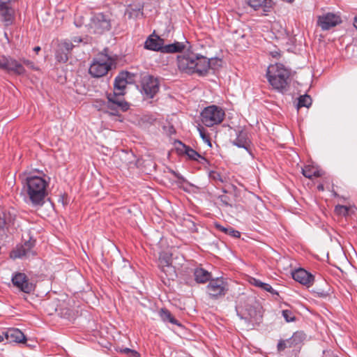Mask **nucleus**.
Returning a JSON list of instances; mask_svg holds the SVG:
<instances>
[{
  "mask_svg": "<svg viewBox=\"0 0 357 357\" xmlns=\"http://www.w3.org/2000/svg\"><path fill=\"white\" fill-rule=\"evenodd\" d=\"M50 178L44 175H29L22 181V192L24 200L33 206H41L47 195Z\"/></svg>",
  "mask_w": 357,
  "mask_h": 357,
  "instance_id": "nucleus-1",
  "label": "nucleus"
},
{
  "mask_svg": "<svg viewBox=\"0 0 357 357\" xmlns=\"http://www.w3.org/2000/svg\"><path fill=\"white\" fill-rule=\"evenodd\" d=\"M177 61L178 67L181 70L187 73L205 75L210 68H213L214 63L220 61L216 59H208L193 52H188L178 56Z\"/></svg>",
  "mask_w": 357,
  "mask_h": 357,
  "instance_id": "nucleus-2",
  "label": "nucleus"
},
{
  "mask_svg": "<svg viewBox=\"0 0 357 357\" xmlns=\"http://www.w3.org/2000/svg\"><path fill=\"white\" fill-rule=\"evenodd\" d=\"M266 77L272 87L284 93L287 91L289 84L290 73L281 63H275L268 66L266 72Z\"/></svg>",
  "mask_w": 357,
  "mask_h": 357,
  "instance_id": "nucleus-3",
  "label": "nucleus"
},
{
  "mask_svg": "<svg viewBox=\"0 0 357 357\" xmlns=\"http://www.w3.org/2000/svg\"><path fill=\"white\" fill-rule=\"evenodd\" d=\"M114 65V61L112 57L105 52H101L93 59L89 71L91 76L101 77L105 75Z\"/></svg>",
  "mask_w": 357,
  "mask_h": 357,
  "instance_id": "nucleus-4",
  "label": "nucleus"
},
{
  "mask_svg": "<svg viewBox=\"0 0 357 357\" xmlns=\"http://www.w3.org/2000/svg\"><path fill=\"white\" fill-rule=\"evenodd\" d=\"M124 92L114 91L107 94V102L103 105L108 109L107 112L112 116H119V112H126L130 108L128 102L123 98Z\"/></svg>",
  "mask_w": 357,
  "mask_h": 357,
  "instance_id": "nucleus-5",
  "label": "nucleus"
},
{
  "mask_svg": "<svg viewBox=\"0 0 357 357\" xmlns=\"http://www.w3.org/2000/svg\"><path fill=\"white\" fill-rule=\"evenodd\" d=\"M225 116V112L224 109L215 105L205 107L201 112L202 122L207 127H212L221 123Z\"/></svg>",
  "mask_w": 357,
  "mask_h": 357,
  "instance_id": "nucleus-6",
  "label": "nucleus"
},
{
  "mask_svg": "<svg viewBox=\"0 0 357 357\" xmlns=\"http://www.w3.org/2000/svg\"><path fill=\"white\" fill-rule=\"evenodd\" d=\"M206 292L212 299L225 296L229 291V284L222 277L212 278L206 287Z\"/></svg>",
  "mask_w": 357,
  "mask_h": 357,
  "instance_id": "nucleus-7",
  "label": "nucleus"
},
{
  "mask_svg": "<svg viewBox=\"0 0 357 357\" xmlns=\"http://www.w3.org/2000/svg\"><path fill=\"white\" fill-rule=\"evenodd\" d=\"M89 26L91 32L102 34L110 29V20L105 15L101 13H97L91 18Z\"/></svg>",
  "mask_w": 357,
  "mask_h": 357,
  "instance_id": "nucleus-8",
  "label": "nucleus"
},
{
  "mask_svg": "<svg viewBox=\"0 0 357 357\" xmlns=\"http://www.w3.org/2000/svg\"><path fill=\"white\" fill-rule=\"evenodd\" d=\"M142 93L146 98H153L159 91L160 84L157 78L146 75L142 78Z\"/></svg>",
  "mask_w": 357,
  "mask_h": 357,
  "instance_id": "nucleus-9",
  "label": "nucleus"
},
{
  "mask_svg": "<svg viewBox=\"0 0 357 357\" xmlns=\"http://www.w3.org/2000/svg\"><path fill=\"white\" fill-rule=\"evenodd\" d=\"M342 23V18L337 13H326L318 16L317 26L322 30H329Z\"/></svg>",
  "mask_w": 357,
  "mask_h": 357,
  "instance_id": "nucleus-10",
  "label": "nucleus"
},
{
  "mask_svg": "<svg viewBox=\"0 0 357 357\" xmlns=\"http://www.w3.org/2000/svg\"><path fill=\"white\" fill-rule=\"evenodd\" d=\"M35 243L34 239L29 238L24 244L17 245L10 253V257L13 259L33 257L36 255V252L33 250Z\"/></svg>",
  "mask_w": 357,
  "mask_h": 357,
  "instance_id": "nucleus-11",
  "label": "nucleus"
},
{
  "mask_svg": "<svg viewBox=\"0 0 357 357\" xmlns=\"http://www.w3.org/2000/svg\"><path fill=\"white\" fill-rule=\"evenodd\" d=\"M0 69L16 75H22L25 73L22 64L10 56L0 57Z\"/></svg>",
  "mask_w": 357,
  "mask_h": 357,
  "instance_id": "nucleus-12",
  "label": "nucleus"
},
{
  "mask_svg": "<svg viewBox=\"0 0 357 357\" xmlns=\"http://www.w3.org/2000/svg\"><path fill=\"white\" fill-rule=\"evenodd\" d=\"M10 1L0 0V17L6 26L12 24L15 20V10L10 6Z\"/></svg>",
  "mask_w": 357,
  "mask_h": 357,
  "instance_id": "nucleus-13",
  "label": "nucleus"
},
{
  "mask_svg": "<svg viewBox=\"0 0 357 357\" xmlns=\"http://www.w3.org/2000/svg\"><path fill=\"white\" fill-rule=\"evenodd\" d=\"M12 282L20 291L29 294L34 289V286L29 282L27 276L22 273H17L12 277Z\"/></svg>",
  "mask_w": 357,
  "mask_h": 357,
  "instance_id": "nucleus-14",
  "label": "nucleus"
},
{
  "mask_svg": "<svg viewBox=\"0 0 357 357\" xmlns=\"http://www.w3.org/2000/svg\"><path fill=\"white\" fill-rule=\"evenodd\" d=\"M158 266L165 275L173 278L175 276V269L172 265V256L167 252H162L158 259Z\"/></svg>",
  "mask_w": 357,
  "mask_h": 357,
  "instance_id": "nucleus-15",
  "label": "nucleus"
},
{
  "mask_svg": "<svg viewBox=\"0 0 357 357\" xmlns=\"http://www.w3.org/2000/svg\"><path fill=\"white\" fill-rule=\"evenodd\" d=\"M8 343L16 342L21 343L26 341V337L24 333L17 328H10L1 333Z\"/></svg>",
  "mask_w": 357,
  "mask_h": 357,
  "instance_id": "nucleus-16",
  "label": "nucleus"
},
{
  "mask_svg": "<svg viewBox=\"0 0 357 357\" xmlns=\"http://www.w3.org/2000/svg\"><path fill=\"white\" fill-rule=\"evenodd\" d=\"M246 2L255 10L261 8L264 15L270 12L274 5L273 0H246Z\"/></svg>",
  "mask_w": 357,
  "mask_h": 357,
  "instance_id": "nucleus-17",
  "label": "nucleus"
},
{
  "mask_svg": "<svg viewBox=\"0 0 357 357\" xmlns=\"http://www.w3.org/2000/svg\"><path fill=\"white\" fill-rule=\"evenodd\" d=\"M316 282V288L314 289V297L317 296L320 298H326L328 296V293L326 289H328V284L327 282L319 277L317 280L314 275V283Z\"/></svg>",
  "mask_w": 357,
  "mask_h": 357,
  "instance_id": "nucleus-18",
  "label": "nucleus"
},
{
  "mask_svg": "<svg viewBox=\"0 0 357 357\" xmlns=\"http://www.w3.org/2000/svg\"><path fill=\"white\" fill-rule=\"evenodd\" d=\"M237 314L241 319H244L246 321H257V311L252 306H247L245 309H237Z\"/></svg>",
  "mask_w": 357,
  "mask_h": 357,
  "instance_id": "nucleus-19",
  "label": "nucleus"
},
{
  "mask_svg": "<svg viewBox=\"0 0 357 357\" xmlns=\"http://www.w3.org/2000/svg\"><path fill=\"white\" fill-rule=\"evenodd\" d=\"M292 278L294 280L303 284L310 282L312 275L303 268H298L292 273Z\"/></svg>",
  "mask_w": 357,
  "mask_h": 357,
  "instance_id": "nucleus-20",
  "label": "nucleus"
},
{
  "mask_svg": "<svg viewBox=\"0 0 357 357\" xmlns=\"http://www.w3.org/2000/svg\"><path fill=\"white\" fill-rule=\"evenodd\" d=\"M248 282L252 285L260 288L267 292L271 293L273 296H278V292L273 289V287L268 283H265L261 282V280L255 278H250L248 279Z\"/></svg>",
  "mask_w": 357,
  "mask_h": 357,
  "instance_id": "nucleus-21",
  "label": "nucleus"
},
{
  "mask_svg": "<svg viewBox=\"0 0 357 357\" xmlns=\"http://www.w3.org/2000/svg\"><path fill=\"white\" fill-rule=\"evenodd\" d=\"M162 43L163 40L159 37L155 38L149 37L144 43V47L147 50L161 52Z\"/></svg>",
  "mask_w": 357,
  "mask_h": 357,
  "instance_id": "nucleus-22",
  "label": "nucleus"
},
{
  "mask_svg": "<svg viewBox=\"0 0 357 357\" xmlns=\"http://www.w3.org/2000/svg\"><path fill=\"white\" fill-rule=\"evenodd\" d=\"M233 144L239 147L245 149L250 154V141L247 139L245 133L243 131L239 132L237 137L233 141Z\"/></svg>",
  "mask_w": 357,
  "mask_h": 357,
  "instance_id": "nucleus-23",
  "label": "nucleus"
},
{
  "mask_svg": "<svg viewBox=\"0 0 357 357\" xmlns=\"http://www.w3.org/2000/svg\"><path fill=\"white\" fill-rule=\"evenodd\" d=\"M159 316L162 321L165 323H170L180 327L182 326V324L177 319H176L170 311L166 308H161L160 310Z\"/></svg>",
  "mask_w": 357,
  "mask_h": 357,
  "instance_id": "nucleus-24",
  "label": "nucleus"
},
{
  "mask_svg": "<svg viewBox=\"0 0 357 357\" xmlns=\"http://www.w3.org/2000/svg\"><path fill=\"white\" fill-rule=\"evenodd\" d=\"M127 75V73H122L115 78L114 82V91L124 92V90L128 84V81L126 79Z\"/></svg>",
  "mask_w": 357,
  "mask_h": 357,
  "instance_id": "nucleus-25",
  "label": "nucleus"
},
{
  "mask_svg": "<svg viewBox=\"0 0 357 357\" xmlns=\"http://www.w3.org/2000/svg\"><path fill=\"white\" fill-rule=\"evenodd\" d=\"M195 279L198 283H205L212 279L211 278V273L204 270V268H196L194 272Z\"/></svg>",
  "mask_w": 357,
  "mask_h": 357,
  "instance_id": "nucleus-26",
  "label": "nucleus"
},
{
  "mask_svg": "<svg viewBox=\"0 0 357 357\" xmlns=\"http://www.w3.org/2000/svg\"><path fill=\"white\" fill-rule=\"evenodd\" d=\"M185 48V45L182 43L175 42L162 46L161 52L162 53H176L181 52Z\"/></svg>",
  "mask_w": 357,
  "mask_h": 357,
  "instance_id": "nucleus-27",
  "label": "nucleus"
},
{
  "mask_svg": "<svg viewBox=\"0 0 357 357\" xmlns=\"http://www.w3.org/2000/svg\"><path fill=\"white\" fill-rule=\"evenodd\" d=\"M215 227L219 231H222L225 234L229 235L232 237L239 238L241 236V233L238 231L234 229L231 227H225L218 223H215Z\"/></svg>",
  "mask_w": 357,
  "mask_h": 357,
  "instance_id": "nucleus-28",
  "label": "nucleus"
},
{
  "mask_svg": "<svg viewBox=\"0 0 357 357\" xmlns=\"http://www.w3.org/2000/svg\"><path fill=\"white\" fill-rule=\"evenodd\" d=\"M185 153L188 157L192 160L199 161V160H206L205 158L202 156L198 152L192 149L190 146L184 145Z\"/></svg>",
  "mask_w": 357,
  "mask_h": 357,
  "instance_id": "nucleus-29",
  "label": "nucleus"
},
{
  "mask_svg": "<svg viewBox=\"0 0 357 357\" xmlns=\"http://www.w3.org/2000/svg\"><path fill=\"white\" fill-rule=\"evenodd\" d=\"M208 177L216 184H218L219 183H223L227 181V177L215 170L210 171L208 172Z\"/></svg>",
  "mask_w": 357,
  "mask_h": 357,
  "instance_id": "nucleus-30",
  "label": "nucleus"
},
{
  "mask_svg": "<svg viewBox=\"0 0 357 357\" xmlns=\"http://www.w3.org/2000/svg\"><path fill=\"white\" fill-rule=\"evenodd\" d=\"M312 105V98L308 95L301 96L298 99L297 108L305 107L309 108Z\"/></svg>",
  "mask_w": 357,
  "mask_h": 357,
  "instance_id": "nucleus-31",
  "label": "nucleus"
},
{
  "mask_svg": "<svg viewBox=\"0 0 357 357\" xmlns=\"http://www.w3.org/2000/svg\"><path fill=\"white\" fill-rule=\"evenodd\" d=\"M293 347L294 346L291 338H288L284 340H280L277 346L278 351H282L287 348H291Z\"/></svg>",
  "mask_w": 357,
  "mask_h": 357,
  "instance_id": "nucleus-32",
  "label": "nucleus"
},
{
  "mask_svg": "<svg viewBox=\"0 0 357 357\" xmlns=\"http://www.w3.org/2000/svg\"><path fill=\"white\" fill-rule=\"evenodd\" d=\"M68 53H67L65 50L61 51V48L59 47V49L56 52V59L59 62L65 63L68 61Z\"/></svg>",
  "mask_w": 357,
  "mask_h": 357,
  "instance_id": "nucleus-33",
  "label": "nucleus"
},
{
  "mask_svg": "<svg viewBox=\"0 0 357 357\" xmlns=\"http://www.w3.org/2000/svg\"><path fill=\"white\" fill-rule=\"evenodd\" d=\"M75 45H74L73 42L70 40H64L60 44L59 47L61 48V51L65 50L67 53L69 54Z\"/></svg>",
  "mask_w": 357,
  "mask_h": 357,
  "instance_id": "nucleus-34",
  "label": "nucleus"
},
{
  "mask_svg": "<svg viewBox=\"0 0 357 357\" xmlns=\"http://www.w3.org/2000/svg\"><path fill=\"white\" fill-rule=\"evenodd\" d=\"M126 15L128 16L129 18L132 17H139V16H142L143 13L141 9L134 10L132 8H128L126 13Z\"/></svg>",
  "mask_w": 357,
  "mask_h": 357,
  "instance_id": "nucleus-35",
  "label": "nucleus"
},
{
  "mask_svg": "<svg viewBox=\"0 0 357 357\" xmlns=\"http://www.w3.org/2000/svg\"><path fill=\"white\" fill-rule=\"evenodd\" d=\"M290 338L294 343V346H296L303 341L304 335L302 333L296 332Z\"/></svg>",
  "mask_w": 357,
  "mask_h": 357,
  "instance_id": "nucleus-36",
  "label": "nucleus"
},
{
  "mask_svg": "<svg viewBox=\"0 0 357 357\" xmlns=\"http://www.w3.org/2000/svg\"><path fill=\"white\" fill-rule=\"evenodd\" d=\"M282 314L287 322L294 321L296 319L294 313L288 310H283Z\"/></svg>",
  "mask_w": 357,
  "mask_h": 357,
  "instance_id": "nucleus-37",
  "label": "nucleus"
},
{
  "mask_svg": "<svg viewBox=\"0 0 357 357\" xmlns=\"http://www.w3.org/2000/svg\"><path fill=\"white\" fill-rule=\"evenodd\" d=\"M302 174L306 178L310 180L312 179V167L311 165H305L302 168Z\"/></svg>",
  "mask_w": 357,
  "mask_h": 357,
  "instance_id": "nucleus-38",
  "label": "nucleus"
},
{
  "mask_svg": "<svg viewBox=\"0 0 357 357\" xmlns=\"http://www.w3.org/2000/svg\"><path fill=\"white\" fill-rule=\"evenodd\" d=\"M198 130L200 137L202 138L204 142L207 143L208 146H211V140L209 136L205 132V130L202 127H199Z\"/></svg>",
  "mask_w": 357,
  "mask_h": 357,
  "instance_id": "nucleus-39",
  "label": "nucleus"
},
{
  "mask_svg": "<svg viewBox=\"0 0 357 357\" xmlns=\"http://www.w3.org/2000/svg\"><path fill=\"white\" fill-rule=\"evenodd\" d=\"M335 212L338 215L346 216L348 215V207L343 205H337L335 206Z\"/></svg>",
  "mask_w": 357,
  "mask_h": 357,
  "instance_id": "nucleus-40",
  "label": "nucleus"
},
{
  "mask_svg": "<svg viewBox=\"0 0 357 357\" xmlns=\"http://www.w3.org/2000/svg\"><path fill=\"white\" fill-rule=\"evenodd\" d=\"M121 351L125 354H127L131 357H139V354L137 351L135 350L129 349V348H124L121 350Z\"/></svg>",
  "mask_w": 357,
  "mask_h": 357,
  "instance_id": "nucleus-41",
  "label": "nucleus"
},
{
  "mask_svg": "<svg viewBox=\"0 0 357 357\" xmlns=\"http://www.w3.org/2000/svg\"><path fill=\"white\" fill-rule=\"evenodd\" d=\"M218 199H220V201L222 205H224L225 206H231V204L230 203V202H231L230 198L227 195H220V196H219Z\"/></svg>",
  "mask_w": 357,
  "mask_h": 357,
  "instance_id": "nucleus-42",
  "label": "nucleus"
},
{
  "mask_svg": "<svg viewBox=\"0 0 357 357\" xmlns=\"http://www.w3.org/2000/svg\"><path fill=\"white\" fill-rule=\"evenodd\" d=\"M326 173L319 167L314 165V177H320L325 176Z\"/></svg>",
  "mask_w": 357,
  "mask_h": 357,
  "instance_id": "nucleus-43",
  "label": "nucleus"
},
{
  "mask_svg": "<svg viewBox=\"0 0 357 357\" xmlns=\"http://www.w3.org/2000/svg\"><path fill=\"white\" fill-rule=\"evenodd\" d=\"M322 357H339L332 350H325L323 351Z\"/></svg>",
  "mask_w": 357,
  "mask_h": 357,
  "instance_id": "nucleus-44",
  "label": "nucleus"
},
{
  "mask_svg": "<svg viewBox=\"0 0 357 357\" xmlns=\"http://www.w3.org/2000/svg\"><path fill=\"white\" fill-rule=\"evenodd\" d=\"M22 61L23 64H24L29 68L35 69V64L33 61L25 59H22Z\"/></svg>",
  "mask_w": 357,
  "mask_h": 357,
  "instance_id": "nucleus-45",
  "label": "nucleus"
},
{
  "mask_svg": "<svg viewBox=\"0 0 357 357\" xmlns=\"http://www.w3.org/2000/svg\"><path fill=\"white\" fill-rule=\"evenodd\" d=\"M71 42H73V43L74 44H79L81 42H82V38L81 37H79V36H75L72 38V40H70Z\"/></svg>",
  "mask_w": 357,
  "mask_h": 357,
  "instance_id": "nucleus-46",
  "label": "nucleus"
},
{
  "mask_svg": "<svg viewBox=\"0 0 357 357\" xmlns=\"http://www.w3.org/2000/svg\"><path fill=\"white\" fill-rule=\"evenodd\" d=\"M353 25L354 28L357 30V14L354 17Z\"/></svg>",
  "mask_w": 357,
  "mask_h": 357,
  "instance_id": "nucleus-47",
  "label": "nucleus"
},
{
  "mask_svg": "<svg viewBox=\"0 0 357 357\" xmlns=\"http://www.w3.org/2000/svg\"><path fill=\"white\" fill-rule=\"evenodd\" d=\"M273 57H278L280 55V53L278 51H273L271 52Z\"/></svg>",
  "mask_w": 357,
  "mask_h": 357,
  "instance_id": "nucleus-48",
  "label": "nucleus"
},
{
  "mask_svg": "<svg viewBox=\"0 0 357 357\" xmlns=\"http://www.w3.org/2000/svg\"><path fill=\"white\" fill-rule=\"evenodd\" d=\"M317 189L319 190V191H323L324 190V184L323 183H321L319 185H317Z\"/></svg>",
  "mask_w": 357,
  "mask_h": 357,
  "instance_id": "nucleus-49",
  "label": "nucleus"
},
{
  "mask_svg": "<svg viewBox=\"0 0 357 357\" xmlns=\"http://www.w3.org/2000/svg\"><path fill=\"white\" fill-rule=\"evenodd\" d=\"M125 156L127 157L128 159H130V158H133L134 155L132 153H126Z\"/></svg>",
  "mask_w": 357,
  "mask_h": 357,
  "instance_id": "nucleus-50",
  "label": "nucleus"
},
{
  "mask_svg": "<svg viewBox=\"0 0 357 357\" xmlns=\"http://www.w3.org/2000/svg\"><path fill=\"white\" fill-rule=\"evenodd\" d=\"M75 24L76 26H78V27L82 26V22H80V21L77 22V20H75Z\"/></svg>",
  "mask_w": 357,
  "mask_h": 357,
  "instance_id": "nucleus-51",
  "label": "nucleus"
},
{
  "mask_svg": "<svg viewBox=\"0 0 357 357\" xmlns=\"http://www.w3.org/2000/svg\"><path fill=\"white\" fill-rule=\"evenodd\" d=\"M33 50H34L36 53H38V52L40 50V47L39 46L35 47L33 48Z\"/></svg>",
  "mask_w": 357,
  "mask_h": 357,
  "instance_id": "nucleus-52",
  "label": "nucleus"
},
{
  "mask_svg": "<svg viewBox=\"0 0 357 357\" xmlns=\"http://www.w3.org/2000/svg\"><path fill=\"white\" fill-rule=\"evenodd\" d=\"M3 341V335H1V334H0V342H2Z\"/></svg>",
  "mask_w": 357,
  "mask_h": 357,
  "instance_id": "nucleus-53",
  "label": "nucleus"
},
{
  "mask_svg": "<svg viewBox=\"0 0 357 357\" xmlns=\"http://www.w3.org/2000/svg\"><path fill=\"white\" fill-rule=\"evenodd\" d=\"M333 195H334V197H337V192L333 191Z\"/></svg>",
  "mask_w": 357,
  "mask_h": 357,
  "instance_id": "nucleus-54",
  "label": "nucleus"
},
{
  "mask_svg": "<svg viewBox=\"0 0 357 357\" xmlns=\"http://www.w3.org/2000/svg\"><path fill=\"white\" fill-rule=\"evenodd\" d=\"M128 163L131 164V163H132V161L130 160V161L128 162Z\"/></svg>",
  "mask_w": 357,
  "mask_h": 357,
  "instance_id": "nucleus-55",
  "label": "nucleus"
},
{
  "mask_svg": "<svg viewBox=\"0 0 357 357\" xmlns=\"http://www.w3.org/2000/svg\"><path fill=\"white\" fill-rule=\"evenodd\" d=\"M325 179L329 180V177H325Z\"/></svg>",
  "mask_w": 357,
  "mask_h": 357,
  "instance_id": "nucleus-56",
  "label": "nucleus"
}]
</instances>
